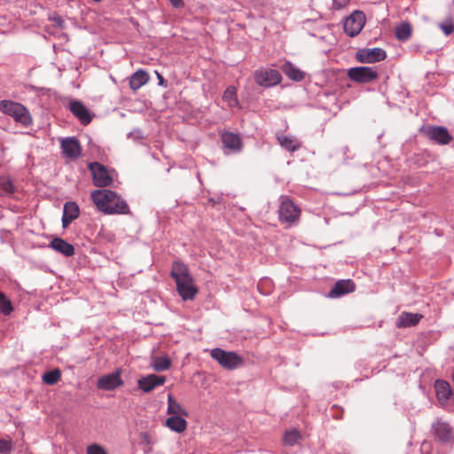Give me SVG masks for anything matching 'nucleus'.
Wrapping results in <instances>:
<instances>
[{"mask_svg":"<svg viewBox=\"0 0 454 454\" xmlns=\"http://www.w3.org/2000/svg\"><path fill=\"white\" fill-rule=\"evenodd\" d=\"M91 199L98 209L106 215H127L129 207L115 192L103 189L91 192Z\"/></svg>","mask_w":454,"mask_h":454,"instance_id":"nucleus-1","label":"nucleus"},{"mask_svg":"<svg viewBox=\"0 0 454 454\" xmlns=\"http://www.w3.org/2000/svg\"><path fill=\"white\" fill-rule=\"evenodd\" d=\"M171 277L176 283V288L184 300H192L198 293L192 277L185 264L175 262L172 265Z\"/></svg>","mask_w":454,"mask_h":454,"instance_id":"nucleus-2","label":"nucleus"},{"mask_svg":"<svg viewBox=\"0 0 454 454\" xmlns=\"http://www.w3.org/2000/svg\"><path fill=\"white\" fill-rule=\"evenodd\" d=\"M0 112L12 116L15 121L24 126H28L32 122V119L27 109L21 104L11 101H0Z\"/></svg>","mask_w":454,"mask_h":454,"instance_id":"nucleus-3","label":"nucleus"},{"mask_svg":"<svg viewBox=\"0 0 454 454\" xmlns=\"http://www.w3.org/2000/svg\"><path fill=\"white\" fill-rule=\"evenodd\" d=\"M280 200L281 201L278 209L279 221L282 223L287 224V226L298 222L301 215V209L286 196H282Z\"/></svg>","mask_w":454,"mask_h":454,"instance_id":"nucleus-4","label":"nucleus"},{"mask_svg":"<svg viewBox=\"0 0 454 454\" xmlns=\"http://www.w3.org/2000/svg\"><path fill=\"white\" fill-rule=\"evenodd\" d=\"M211 356L224 369L234 370L243 364V358L235 352L216 348L211 350Z\"/></svg>","mask_w":454,"mask_h":454,"instance_id":"nucleus-5","label":"nucleus"},{"mask_svg":"<svg viewBox=\"0 0 454 454\" xmlns=\"http://www.w3.org/2000/svg\"><path fill=\"white\" fill-rule=\"evenodd\" d=\"M254 79L259 86L270 88L279 84L282 75L276 69L260 68L254 71Z\"/></svg>","mask_w":454,"mask_h":454,"instance_id":"nucleus-6","label":"nucleus"},{"mask_svg":"<svg viewBox=\"0 0 454 454\" xmlns=\"http://www.w3.org/2000/svg\"><path fill=\"white\" fill-rule=\"evenodd\" d=\"M364 24V13L361 11H355L346 19L343 28L348 35L354 37L361 32Z\"/></svg>","mask_w":454,"mask_h":454,"instance_id":"nucleus-7","label":"nucleus"},{"mask_svg":"<svg viewBox=\"0 0 454 454\" xmlns=\"http://www.w3.org/2000/svg\"><path fill=\"white\" fill-rule=\"evenodd\" d=\"M89 168L91 171L93 177V184L98 187H106L112 184L113 178L109 175L106 168L98 162H92L89 164Z\"/></svg>","mask_w":454,"mask_h":454,"instance_id":"nucleus-8","label":"nucleus"},{"mask_svg":"<svg viewBox=\"0 0 454 454\" xmlns=\"http://www.w3.org/2000/svg\"><path fill=\"white\" fill-rule=\"evenodd\" d=\"M348 76L354 82L367 83L375 80L378 77V74L372 67H352L348 71Z\"/></svg>","mask_w":454,"mask_h":454,"instance_id":"nucleus-9","label":"nucleus"},{"mask_svg":"<svg viewBox=\"0 0 454 454\" xmlns=\"http://www.w3.org/2000/svg\"><path fill=\"white\" fill-rule=\"evenodd\" d=\"M386 51L381 48L360 49L356 53V59L360 63H375L384 60Z\"/></svg>","mask_w":454,"mask_h":454,"instance_id":"nucleus-10","label":"nucleus"},{"mask_svg":"<svg viewBox=\"0 0 454 454\" xmlns=\"http://www.w3.org/2000/svg\"><path fill=\"white\" fill-rule=\"evenodd\" d=\"M426 137L434 142H450L453 137L443 126H423L420 129Z\"/></svg>","mask_w":454,"mask_h":454,"instance_id":"nucleus-11","label":"nucleus"},{"mask_svg":"<svg viewBox=\"0 0 454 454\" xmlns=\"http://www.w3.org/2000/svg\"><path fill=\"white\" fill-rule=\"evenodd\" d=\"M123 385V380L121 379L120 372H115L113 373L106 374L101 376L97 383V387L98 389L102 390H114L118 387Z\"/></svg>","mask_w":454,"mask_h":454,"instance_id":"nucleus-12","label":"nucleus"},{"mask_svg":"<svg viewBox=\"0 0 454 454\" xmlns=\"http://www.w3.org/2000/svg\"><path fill=\"white\" fill-rule=\"evenodd\" d=\"M68 108L82 124L87 125L91 121L92 115L82 102L73 100L69 103Z\"/></svg>","mask_w":454,"mask_h":454,"instance_id":"nucleus-13","label":"nucleus"},{"mask_svg":"<svg viewBox=\"0 0 454 454\" xmlns=\"http://www.w3.org/2000/svg\"><path fill=\"white\" fill-rule=\"evenodd\" d=\"M166 381L165 376L149 374L137 380V386L145 393H149L159 386H162Z\"/></svg>","mask_w":454,"mask_h":454,"instance_id":"nucleus-14","label":"nucleus"},{"mask_svg":"<svg viewBox=\"0 0 454 454\" xmlns=\"http://www.w3.org/2000/svg\"><path fill=\"white\" fill-rule=\"evenodd\" d=\"M434 435L441 442H449L453 438L451 427L446 422L437 419L432 425Z\"/></svg>","mask_w":454,"mask_h":454,"instance_id":"nucleus-15","label":"nucleus"},{"mask_svg":"<svg viewBox=\"0 0 454 454\" xmlns=\"http://www.w3.org/2000/svg\"><path fill=\"white\" fill-rule=\"evenodd\" d=\"M356 289L355 283L350 279H342L335 283L334 286L328 294L329 298H337L344 294L354 292Z\"/></svg>","mask_w":454,"mask_h":454,"instance_id":"nucleus-16","label":"nucleus"},{"mask_svg":"<svg viewBox=\"0 0 454 454\" xmlns=\"http://www.w3.org/2000/svg\"><path fill=\"white\" fill-rule=\"evenodd\" d=\"M423 316L419 313L403 311L397 317L395 326L397 328H406L417 325Z\"/></svg>","mask_w":454,"mask_h":454,"instance_id":"nucleus-17","label":"nucleus"},{"mask_svg":"<svg viewBox=\"0 0 454 454\" xmlns=\"http://www.w3.org/2000/svg\"><path fill=\"white\" fill-rule=\"evenodd\" d=\"M80 214L79 207L75 202L65 203L62 215V226L67 228L74 220L78 218Z\"/></svg>","mask_w":454,"mask_h":454,"instance_id":"nucleus-18","label":"nucleus"},{"mask_svg":"<svg viewBox=\"0 0 454 454\" xmlns=\"http://www.w3.org/2000/svg\"><path fill=\"white\" fill-rule=\"evenodd\" d=\"M49 246L53 250L65 256H72L74 254V246L61 238H54Z\"/></svg>","mask_w":454,"mask_h":454,"instance_id":"nucleus-19","label":"nucleus"},{"mask_svg":"<svg viewBox=\"0 0 454 454\" xmlns=\"http://www.w3.org/2000/svg\"><path fill=\"white\" fill-rule=\"evenodd\" d=\"M436 397L438 401L444 404L451 395V388L450 384L445 380H438L434 383Z\"/></svg>","mask_w":454,"mask_h":454,"instance_id":"nucleus-20","label":"nucleus"},{"mask_svg":"<svg viewBox=\"0 0 454 454\" xmlns=\"http://www.w3.org/2000/svg\"><path fill=\"white\" fill-rule=\"evenodd\" d=\"M149 81V74L147 72L139 69L135 72L129 79V87L133 90H137L142 86L146 84Z\"/></svg>","mask_w":454,"mask_h":454,"instance_id":"nucleus-21","label":"nucleus"},{"mask_svg":"<svg viewBox=\"0 0 454 454\" xmlns=\"http://www.w3.org/2000/svg\"><path fill=\"white\" fill-rule=\"evenodd\" d=\"M183 417L184 416H169V418L166 419V427L176 433L184 432L187 428V422Z\"/></svg>","mask_w":454,"mask_h":454,"instance_id":"nucleus-22","label":"nucleus"},{"mask_svg":"<svg viewBox=\"0 0 454 454\" xmlns=\"http://www.w3.org/2000/svg\"><path fill=\"white\" fill-rule=\"evenodd\" d=\"M281 70L289 79L295 82H301L305 77L304 72L297 68L291 62H286L281 67Z\"/></svg>","mask_w":454,"mask_h":454,"instance_id":"nucleus-23","label":"nucleus"},{"mask_svg":"<svg viewBox=\"0 0 454 454\" xmlns=\"http://www.w3.org/2000/svg\"><path fill=\"white\" fill-rule=\"evenodd\" d=\"M167 413L169 416H184L188 417V411L183 408V406L177 403L172 395H168V410Z\"/></svg>","mask_w":454,"mask_h":454,"instance_id":"nucleus-24","label":"nucleus"},{"mask_svg":"<svg viewBox=\"0 0 454 454\" xmlns=\"http://www.w3.org/2000/svg\"><path fill=\"white\" fill-rule=\"evenodd\" d=\"M412 33V27L411 23L403 21L395 27V37L402 42L408 41Z\"/></svg>","mask_w":454,"mask_h":454,"instance_id":"nucleus-25","label":"nucleus"},{"mask_svg":"<svg viewBox=\"0 0 454 454\" xmlns=\"http://www.w3.org/2000/svg\"><path fill=\"white\" fill-rule=\"evenodd\" d=\"M62 153L66 158L74 160L81 155L80 144H61Z\"/></svg>","mask_w":454,"mask_h":454,"instance_id":"nucleus-26","label":"nucleus"},{"mask_svg":"<svg viewBox=\"0 0 454 454\" xmlns=\"http://www.w3.org/2000/svg\"><path fill=\"white\" fill-rule=\"evenodd\" d=\"M171 360L168 356H154L152 359V367L155 372H163L169 369Z\"/></svg>","mask_w":454,"mask_h":454,"instance_id":"nucleus-27","label":"nucleus"},{"mask_svg":"<svg viewBox=\"0 0 454 454\" xmlns=\"http://www.w3.org/2000/svg\"><path fill=\"white\" fill-rule=\"evenodd\" d=\"M223 99L231 109L238 106L237 89L234 86H229L223 92Z\"/></svg>","mask_w":454,"mask_h":454,"instance_id":"nucleus-28","label":"nucleus"},{"mask_svg":"<svg viewBox=\"0 0 454 454\" xmlns=\"http://www.w3.org/2000/svg\"><path fill=\"white\" fill-rule=\"evenodd\" d=\"M301 436L299 431L290 430L286 431L284 434L283 442L287 446H294L298 443Z\"/></svg>","mask_w":454,"mask_h":454,"instance_id":"nucleus-29","label":"nucleus"},{"mask_svg":"<svg viewBox=\"0 0 454 454\" xmlns=\"http://www.w3.org/2000/svg\"><path fill=\"white\" fill-rule=\"evenodd\" d=\"M60 377V371L59 369H54L52 371L45 372L43 376V380L44 383L48 385H54L59 381Z\"/></svg>","mask_w":454,"mask_h":454,"instance_id":"nucleus-30","label":"nucleus"},{"mask_svg":"<svg viewBox=\"0 0 454 454\" xmlns=\"http://www.w3.org/2000/svg\"><path fill=\"white\" fill-rule=\"evenodd\" d=\"M12 309V308L10 301L7 300L4 294L0 292V311L4 315H8Z\"/></svg>","mask_w":454,"mask_h":454,"instance_id":"nucleus-31","label":"nucleus"},{"mask_svg":"<svg viewBox=\"0 0 454 454\" xmlns=\"http://www.w3.org/2000/svg\"><path fill=\"white\" fill-rule=\"evenodd\" d=\"M242 148V144H224L222 150L225 155L231 153H239Z\"/></svg>","mask_w":454,"mask_h":454,"instance_id":"nucleus-32","label":"nucleus"},{"mask_svg":"<svg viewBox=\"0 0 454 454\" xmlns=\"http://www.w3.org/2000/svg\"><path fill=\"white\" fill-rule=\"evenodd\" d=\"M0 187L6 193H12L14 192L13 184L8 177L0 178Z\"/></svg>","mask_w":454,"mask_h":454,"instance_id":"nucleus-33","label":"nucleus"},{"mask_svg":"<svg viewBox=\"0 0 454 454\" xmlns=\"http://www.w3.org/2000/svg\"><path fill=\"white\" fill-rule=\"evenodd\" d=\"M221 138H222V142L232 143V142H240L241 141V137L238 134L232 133V132H223L221 134Z\"/></svg>","mask_w":454,"mask_h":454,"instance_id":"nucleus-34","label":"nucleus"},{"mask_svg":"<svg viewBox=\"0 0 454 454\" xmlns=\"http://www.w3.org/2000/svg\"><path fill=\"white\" fill-rule=\"evenodd\" d=\"M12 448V445L11 439H0V453L10 452Z\"/></svg>","mask_w":454,"mask_h":454,"instance_id":"nucleus-35","label":"nucleus"},{"mask_svg":"<svg viewBox=\"0 0 454 454\" xmlns=\"http://www.w3.org/2000/svg\"><path fill=\"white\" fill-rule=\"evenodd\" d=\"M87 454H107L104 448L99 445L92 444L87 448Z\"/></svg>","mask_w":454,"mask_h":454,"instance_id":"nucleus-36","label":"nucleus"},{"mask_svg":"<svg viewBox=\"0 0 454 454\" xmlns=\"http://www.w3.org/2000/svg\"><path fill=\"white\" fill-rule=\"evenodd\" d=\"M128 138L133 139V140H140V139H143L144 137H143L141 130L136 129V130L129 132Z\"/></svg>","mask_w":454,"mask_h":454,"instance_id":"nucleus-37","label":"nucleus"},{"mask_svg":"<svg viewBox=\"0 0 454 454\" xmlns=\"http://www.w3.org/2000/svg\"><path fill=\"white\" fill-rule=\"evenodd\" d=\"M350 0H333V5L335 9H341L345 7Z\"/></svg>","mask_w":454,"mask_h":454,"instance_id":"nucleus-38","label":"nucleus"},{"mask_svg":"<svg viewBox=\"0 0 454 454\" xmlns=\"http://www.w3.org/2000/svg\"><path fill=\"white\" fill-rule=\"evenodd\" d=\"M277 139H278V142H285V143L294 142V138L293 137L280 135V134L277 135Z\"/></svg>","mask_w":454,"mask_h":454,"instance_id":"nucleus-39","label":"nucleus"},{"mask_svg":"<svg viewBox=\"0 0 454 454\" xmlns=\"http://www.w3.org/2000/svg\"><path fill=\"white\" fill-rule=\"evenodd\" d=\"M442 29L446 35H449L453 32L452 25H442Z\"/></svg>","mask_w":454,"mask_h":454,"instance_id":"nucleus-40","label":"nucleus"},{"mask_svg":"<svg viewBox=\"0 0 454 454\" xmlns=\"http://www.w3.org/2000/svg\"><path fill=\"white\" fill-rule=\"evenodd\" d=\"M280 145H283L286 150L291 151V152L295 151L299 147V145H293L292 144H289V143L280 144Z\"/></svg>","mask_w":454,"mask_h":454,"instance_id":"nucleus-41","label":"nucleus"},{"mask_svg":"<svg viewBox=\"0 0 454 454\" xmlns=\"http://www.w3.org/2000/svg\"><path fill=\"white\" fill-rule=\"evenodd\" d=\"M59 142H65V143H67V142H78V140L74 137H65V138H61L59 140Z\"/></svg>","mask_w":454,"mask_h":454,"instance_id":"nucleus-42","label":"nucleus"},{"mask_svg":"<svg viewBox=\"0 0 454 454\" xmlns=\"http://www.w3.org/2000/svg\"><path fill=\"white\" fill-rule=\"evenodd\" d=\"M171 4L176 7H181L183 5V0H169Z\"/></svg>","mask_w":454,"mask_h":454,"instance_id":"nucleus-43","label":"nucleus"},{"mask_svg":"<svg viewBox=\"0 0 454 454\" xmlns=\"http://www.w3.org/2000/svg\"><path fill=\"white\" fill-rule=\"evenodd\" d=\"M156 74H157V76H158V79H159V83H160V85H162V84L164 83V79H163V77H162L159 73H157V72H156Z\"/></svg>","mask_w":454,"mask_h":454,"instance_id":"nucleus-44","label":"nucleus"}]
</instances>
